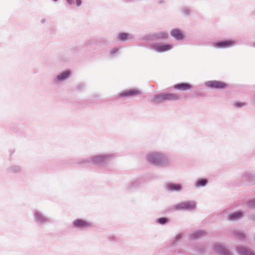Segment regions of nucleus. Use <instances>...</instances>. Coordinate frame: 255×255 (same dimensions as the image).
Here are the masks:
<instances>
[{"label": "nucleus", "mask_w": 255, "mask_h": 255, "mask_svg": "<svg viewBox=\"0 0 255 255\" xmlns=\"http://www.w3.org/2000/svg\"><path fill=\"white\" fill-rule=\"evenodd\" d=\"M148 159L150 162L157 165H164L167 161L165 157L158 153H152L149 154Z\"/></svg>", "instance_id": "f257e3e1"}, {"label": "nucleus", "mask_w": 255, "mask_h": 255, "mask_svg": "<svg viewBox=\"0 0 255 255\" xmlns=\"http://www.w3.org/2000/svg\"><path fill=\"white\" fill-rule=\"evenodd\" d=\"M179 99V96L175 94H162L156 95L154 99L155 103H159L163 100H176Z\"/></svg>", "instance_id": "f03ea898"}, {"label": "nucleus", "mask_w": 255, "mask_h": 255, "mask_svg": "<svg viewBox=\"0 0 255 255\" xmlns=\"http://www.w3.org/2000/svg\"><path fill=\"white\" fill-rule=\"evenodd\" d=\"M172 46L170 44H159L158 43L154 44L152 45V48L158 52H162L169 50L172 48Z\"/></svg>", "instance_id": "7ed1b4c3"}, {"label": "nucleus", "mask_w": 255, "mask_h": 255, "mask_svg": "<svg viewBox=\"0 0 255 255\" xmlns=\"http://www.w3.org/2000/svg\"><path fill=\"white\" fill-rule=\"evenodd\" d=\"M215 253L220 255H232L230 252L220 244H216L214 247Z\"/></svg>", "instance_id": "20e7f679"}, {"label": "nucleus", "mask_w": 255, "mask_h": 255, "mask_svg": "<svg viewBox=\"0 0 255 255\" xmlns=\"http://www.w3.org/2000/svg\"><path fill=\"white\" fill-rule=\"evenodd\" d=\"M196 204L194 202H187L182 203L177 206H176V209H187L191 210L193 209L195 207Z\"/></svg>", "instance_id": "39448f33"}, {"label": "nucleus", "mask_w": 255, "mask_h": 255, "mask_svg": "<svg viewBox=\"0 0 255 255\" xmlns=\"http://www.w3.org/2000/svg\"><path fill=\"white\" fill-rule=\"evenodd\" d=\"M207 85L215 88H223L226 87V84L223 82L218 81H211L207 83Z\"/></svg>", "instance_id": "423d86ee"}, {"label": "nucleus", "mask_w": 255, "mask_h": 255, "mask_svg": "<svg viewBox=\"0 0 255 255\" xmlns=\"http://www.w3.org/2000/svg\"><path fill=\"white\" fill-rule=\"evenodd\" d=\"M237 251L240 255H255L252 252L243 247H238Z\"/></svg>", "instance_id": "0eeeda50"}, {"label": "nucleus", "mask_w": 255, "mask_h": 255, "mask_svg": "<svg viewBox=\"0 0 255 255\" xmlns=\"http://www.w3.org/2000/svg\"><path fill=\"white\" fill-rule=\"evenodd\" d=\"M233 44V42L230 40L219 42L215 44V46L219 48H224L230 46Z\"/></svg>", "instance_id": "6e6552de"}, {"label": "nucleus", "mask_w": 255, "mask_h": 255, "mask_svg": "<svg viewBox=\"0 0 255 255\" xmlns=\"http://www.w3.org/2000/svg\"><path fill=\"white\" fill-rule=\"evenodd\" d=\"M242 216H243L242 213H241L240 212H237L236 213H234L228 216V220H231V221L236 220H238V219H240L241 218H242Z\"/></svg>", "instance_id": "1a4fd4ad"}, {"label": "nucleus", "mask_w": 255, "mask_h": 255, "mask_svg": "<svg viewBox=\"0 0 255 255\" xmlns=\"http://www.w3.org/2000/svg\"><path fill=\"white\" fill-rule=\"evenodd\" d=\"M73 223L75 227H87L90 226V224L88 223L81 220H75Z\"/></svg>", "instance_id": "9d476101"}, {"label": "nucleus", "mask_w": 255, "mask_h": 255, "mask_svg": "<svg viewBox=\"0 0 255 255\" xmlns=\"http://www.w3.org/2000/svg\"><path fill=\"white\" fill-rule=\"evenodd\" d=\"M167 188L169 191H179L182 189V186L179 184L169 183L167 185Z\"/></svg>", "instance_id": "9b49d317"}, {"label": "nucleus", "mask_w": 255, "mask_h": 255, "mask_svg": "<svg viewBox=\"0 0 255 255\" xmlns=\"http://www.w3.org/2000/svg\"><path fill=\"white\" fill-rule=\"evenodd\" d=\"M171 35L176 39L180 40L183 38L181 32L178 29L173 30L171 32Z\"/></svg>", "instance_id": "f8f14e48"}, {"label": "nucleus", "mask_w": 255, "mask_h": 255, "mask_svg": "<svg viewBox=\"0 0 255 255\" xmlns=\"http://www.w3.org/2000/svg\"><path fill=\"white\" fill-rule=\"evenodd\" d=\"M191 87L190 85L188 84L181 83L180 84H177L174 86V88L180 90H185L190 89Z\"/></svg>", "instance_id": "ddd939ff"}, {"label": "nucleus", "mask_w": 255, "mask_h": 255, "mask_svg": "<svg viewBox=\"0 0 255 255\" xmlns=\"http://www.w3.org/2000/svg\"><path fill=\"white\" fill-rule=\"evenodd\" d=\"M205 234V233L202 231H197L191 235V238L192 239H195L201 237Z\"/></svg>", "instance_id": "4468645a"}, {"label": "nucleus", "mask_w": 255, "mask_h": 255, "mask_svg": "<svg viewBox=\"0 0 255 255\" xmlns=\"http://www.w3.org/2000/svg\"><path fill=\"white\" fill-rule=\"evenodd\" d=\"M140 93L139 91L137 90H131L127 92L124 93L122 94H121L122 96H131L133 95H138Z\"/></svg>", "instance_id": "2eb2a0df"}, {"label": "nucleus", "mask_w": 255, "mask_h": 255, "mask_svg": "<svg viewBox=\"0 0 255 255\" xmlns=\"http://www.w3.org/2000/svg\"><path fill=\"white\" fill-rule=\"evenodd\" d=\"M69 73H70V72L69 71H65V72H63L61 74L58 75L57 76V79L59 80H65V79H66L68 77Z\"/></svg>", "instance_id": "dca6fc26"}, {"label": "nucleus", "mask_w": 255, "mask_h": 255, "mask_svg": "<svg viewBox=\"0 0 255 255\" xmlns=\"http://www.w3.org/2000/svg\"><path fill=\"white\" fill-rule=\"evenodd\" d=\"M155 38H166L168 37L167 33L165 32H159L155 35Z\"/></svg>", "instance_id": "f3484780"}, {"label": "nucleus", "mask_w": 255, "mask_h": 255, "mask_svg": "<svg viewBox=\"0 0 255 255\" xmlns=\"http://www.w3.org/2000/svg\"><path fill=\"white\" fill-rule=\"evenodd\" d=\"M207 182L206 179H201L197 181L195 183V186L198 187L200 186H204Z\"/></svg>", "instance_id": "a211bd4d"}, {"label": "nucleus", "mask_w": 255, "mask_h": 255, "mask_svg": "<svg viewBox=\"0 0 255 255\" xmlns=\"http://www.w3.org/2000/svg\"><path fill=\"white\" fill-rule=\"evenodd\" d=\"M128 33H122L119 35V38L121 40H126L128 39Z\"/></svg>", "instance_id": "6ab92c4d"}, {"label": "nucleus", "mask_w": 255, "mask_h": 255, "mask_svg": "<svg viewBox=\"0 0 255 255\" xmlns=\"http://www.w3.org/2000/svg\"><path fill=\"white\" fill-rule=\"evenodd\" d=\"M36 215L37 220L40 222H42L46 220V219L41 215H40L39 213H37Z\"/></svg>", "instance_id": "aec40b11"}, {"label": "nucleus", "mask_w": 255, "mask_h": 255, "mask_svg": "<svg viewBox=\"0 0 255 255\" xmlns=\"http://www.w3.org/2000/svg\"><path fill=\"white\" fill-rule=\"evenodd\" d=\"M246 105L245 103H241V102H236L235 103V106L238 108H240Z\"/></svg>", "instance_id": "412c9836"}, {"label": "nucleus", "mask_w": 255, "mask_h": 255, "mask_svg": "<svg viewBox=\"0 0 255 255\" xmlns=\"http://www.w3.org/2000/svg\"><path fill=\"white\" fill-rule=\"evenodd\" d=\"M236 237L239 238L240 239L243 238L244 237V235L242 232H238L236 234Z\"/></svg>", "instance_id": "4be33fe9"}, {"label": "nucleus", "mask_w": 255, "mask_h": 255, "mask_svg": "<svg viewBox=\"0 0 255 255\" xmlns=\"http://www.w3.org/2000/svg\"><path fill=\"white\" fill-rule=\"evenodd\" d=\"M167 221V219L164 218H161L158 219V222L161 224L165 223Z\"/></svg>", "instance_id": "5701e85b"}, {"label": "nucleus", "mask_w": 255, "mask_h": 255, "mask_svg": "<svg viewBox=\"0 0 255 255\" xmlns=\"http://www.w3.org/2000/svg\"><path fill=\"white\" fill-rule=\"evenodd\" d=\"M103 158V156H102L96 157L94 158V162H96V163H98L102 160V159Z\"/></svg>", "instance_id": "b1692460"}, {"label": "nucleus", "mask_w": 255, "mask_h": 255, "mask_svg": "<svg viewBox=\"0 0 255 255\" xmlns=\"http://www.w3.org/2000/svg\"><path fill=\"white\" fill-rule=\"evenodd\" d=\"M249 206L251 207L255 208V200L251 201L249 203Z\"/></svg>", "instance_id": "393cba45"}, {"label": "nucleus", "mask_w": 255, "mask_h": 255, "mask_svg": "<svg viewBox=\"0 0 255 255\" xmlns=\"http://www.w3.org/2000/svg\"><path fill=\"white\" fill-rule=\"evenodd\" d=\"M76 4L77 6H80L81 4V0H76Z\"/></svg>", "instance_id": "a878e982"}, {"label": "nucleus", "mask_w": 255, "mask_h": 255, "mask_svg": "<svg viewBox=\"0 0 255 255\" xmlns=\"http://www.w3.org/2000/svg\"><path fill=\"white\" fill-rule=\"evenodd\" d=\"M118 50V48H115L114 49H113L112 51V53H116L117 51Z\"/></svg>", "instance_id": "bb28decb"}, {"label": "nucleus", "mask_w": 255, "mask_h": 255, "mask_svg": "<svg viewBox=\"0 0 255 255\" xmlns=\"http://www.w3.org/2000/svg\"><path fill=\"white\" fill-rule=\"evenodd\" d=\"M73 1V0H67V2L69 4L72 3Z\"/></svg>", "instance_id": "cd10ccee"}]
</instances>
